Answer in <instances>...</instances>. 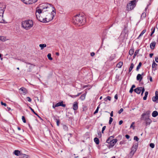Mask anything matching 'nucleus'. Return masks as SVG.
Instances as JSON below:
<instances>
[{
  "label": "nucleus",
  "mask_w": 158,
  "mask_h": 158,
  "mask_svg": "<svg viewBox=\"0 0 158 158\" xmlns=\"http://www.w3.org/2000/svg\"><path fill=\"white\" fill-rule=\"evenodd\" d=\"M55 10L52 5L47 3H43L36 8V17L41 22H48L53 19L56 14Z\"/></svg>",
  "instance_id": "obj_1"
},
{
  "label": "nucleus",
  "mask_w": 158,
  "mask_h": 158,
  "mask_svg": "<svg viewBox=\"0 0 158 158\" xmlns=\"http://www.w3.org/2000/svg\"><path fill=\"white\" fill-rule=\"evenodd\" d=\"M85 17L80 15H76L73 18V23L76 25L80 26L83 25L85 22Z\"/></svg>",
  "instance_id": "obj_2"
},
{
  "label": "nucleus",
  "mask_w": 158,
  "mask_h": 158,
  "mask_svg": "<svg viewBox=\"0 0 158 158\" xmlns=\"http://www.w3.org/2000/svg\"><path fill=\"white\" fill-rule=\"evenodd\" d=\"M21 25L23 28L28 30L33 27V22L31 20H26L22 22Z\"/></svg>",
  "instance_id": "obj_3"
},
{
  "label": "nucleus",
  "mask_w": 158,
  "mask_h": 158,
  "mask_svg": "<svg viewBox=\"0 0 158 158\" xmlns=\"http://www.w3.org/2000/svg\"><path fill=\"white\" fill-rule=\"evenodd\" d=\"M111 138L113 139L114 138V137L113 136L110 137L106 140V142L107 143H110L109 146V148L112 147L117 141V140L116 139H112V140H110Z\"/></svg>",
  "instance_id": "obj_4"
},
{
  "label": "nucleus",
  "mask_w": 158,
  "mask_h": 158,
  "mask_svg": "<svg viewBox=\"0 0 158 158\" xmlns=\"http://www.w3.org/2000/svg\"><path fill=\"white\" fill-rule=\"evenodd\" d=\"M136 0L131 1L127 6V10H129L133 9L136 6Z\"/></svg>",
  "instance_id": "obj_5"
},
{
  "label": "nucleus",
  "mask_w": 158,
  "mask_h": 158,
  "mask_svg": "<svg viewBox=\"0 0 158 158\" xmlns=\"http://www.w3.org/2000/svg\"><path fill=\"white\" fill-rule=\"evenodd\" d=\"M5 8L2 4L0 3V23H2L3 21L2 16L4 12V9Z\"/></svg>",
  "instance_id": "obj_6"
},
{
  "label": "nucleus",
  "mask_w": 158,
  "mask_h": 158,
  "mask_svg": "<svg viewBox=\"0 0 158 158\" xmlns=\"http://www.w3.org/2000/svg\"><path fill=\"white\" fill-rule=\"evenodd\" d=\"M138 143H137L133 146L131 149V151L129 154V156L131 158L132 156L135 152L136 151L138 147Z\"/></svg>",
  "instance_id": "obj_7"
},
{
  "label": "nucleus",
  "mask_w": 158,
  "mask_h": 158,
  "mask_svg": "<svg viewBox=\"0 0 158 158\" xmlns=\"http://www.w3.org/2000/svg\"><path fill=\"white\" fill-rule=\"evenodd\" d=\"M19 90L21 91V94L25 95L27 93V91L26 89L23 87H22Z\"/></svg>",
  "instance_id": "obj_8"
},
{
  "label": "nucleus",
  "mask_w": 158,
  "mask_h": 158,
  "mask_svg": "<svg viewBox=\"0 0 158 158\" xmlns=\"http://www.w3.org/2000/svg\"><path fill=\"white\" fill-rule=\"evenodd\" d=\"M158 99V92L156 91L155 92V96L153 97L152 98V100L154 102L156 101Z\"/></svg>",
  "instance_id": "obj_9"
},
{
  "label": "nucleus",
  "mask_w": 158,
  "mask_h": 158,
  "mask_svg": "<svg viewBox=\"0 0 158 158\" xmlns=\"http://www.w3.org/2000/svg\"><path fill=\"white\" fill-rule=\"evenodd\" d=\"M65 106H66V105L65 104H63V102H58V103H56L55 105V106H56V107L59 106H62L63 107H65Z\"/></svg>",
  "instance_id": "obj_10"
},
{
  "label": "nucleus",
  "mask_w": 158,
  "mask_h": 158,
  "mask_svg": "<svg viewBox=\"0 0 158 158\" xmlns=\"http://www.w3.org/2000/svg\"><path fill=\"white\" fill-rule=\"evenodd\" d=\"M150 113V111H148L145 113L141 115V117L142 118H143L145 115H146L147 116L149 117Z\"/></svg>",
  "instance_id": "obj_11"
},
{
  "label": "nucleus",
  "mask_w": 158,
  "mask_h": 158,
  "mask_svg": "<svg viewBox=\"0 0 158 158\" xmlns=\"http://www.w3.org/2000/svg\"><path fill=\"white\" fill-rule=\"evenodd\" d=\"M127 36L126 33L123 32L120 35L121 38H122L123 39H127Z\"/></svg>",
  "instance_id": "obj_12"
},
{
  "label": "nucleus",
  "mask_w": 158,
  "mask_h": 158,
  "mask_svg": "<svg viewBox=\"0 0 158 158\" xmlns=\"http://www.w3.org/2000/svg\"><path fill=\"white\" fill-rule=\"evenodd\" d=\"M141 88L142 87L137 88L134 90V91L137 94H139L141 92Z\"/></svg>",
  "instance_id": "obj_13"
},
{
  "label": "nucleus",
  "mask_w": 158,
  "mask_h": 158,
  "mask_svg": "<svg viewBox=\"0 0 158 158\" xmlns=\"http://www.w3.org/2000/svg\"><path fill=\"white\" fill-rule=\"evenodd\" d=\"M156 43L155 42H153L151 43L150 45L151 49H154L156 46Z\"/></svg>",
  "instance_id": "obj_14"
},
{
  "label": "nucleus",
  "mask_w": 158,
  "mask_h": 158,
  "mask_svg": "<svg viewBox=\"0 0 158 158\" xmlns=\"http://www.w3.org/2000/svg\"><path fill=\"white\" fill-rule=\"evenodd\" d=\"M142 79L143 77L141 74H139L137 75L136 77V79L137 80L140 81L142 80Z\"/></svg>",
  "instance_id": "obj_15"
},
{
  "label": "nucleus",
  "mask_w": 158,
  "mask_h": 158,
  "mask_svg": "<svg viewBox=\"0 0 158 158\" xmlns=\"http://www.w3.org/2000/svg\"><path fill=\"white\" fill-rule=\"evenodd\" d=\"M73 109L74 110H76L78 108L77 103L76 102H75L73 106Z\"/></svg>",
  "instance_id": "obj_16"
},
{
  "label": "nucleus",
  "mask_w": 158,
  "mask_h": 158,
  "mask_svg": "<svg viewBox=\"0 0 158 158\" xmlns=\"http://www.w3.org/2000/svg\"><path fill=\"white\" fill-rule=\"evenodd\" d=\"M146 125H149L152 122L151 120L149 118H148L146 119Z\"/></svg>",
  "instance_id": "obj_17"
},
{
  "label": "nucleus",
  "mask_w": 158,
  "mask_h": 158,
  "mask_svg": "<svg viewBox=\"0 0 158 158\" xmlns=\"http://www.w3.org/2000/svg\"><path fill=\"white\" fill-rule=\"evenodd\" d=\"M123 65V62L122 61L119 62L116 65V66L118 68H121Z\"/></svg>",
  "instance_id": "obj_18"
},
{
  "label": "nucleus",
  "mask_w": 158,
  "mask_h": 158,
  "mask_svg": "<svg viewBox=\"0 0 158 158\" xmlns=\"http://www.w3.org/2000/svg\"><path fill=\"white\" fill-rule=\"evenodd\" d=\"M158 115V113L156 111H154L152 114V117H155L157 116Z\"/></svg>",
  "instance_id": "obj_19"
},
{
  "label": "nucleus",
  "mask_w": 158,
  "mask_h": 158,
  "mask_svg": "<svg viewBox=\"0 0 158 158\" xmlns=\"http://www.w3.org/2000/svg\"><path fill=\"white\" fill-rule=\"evenodd\" d=\"M20 152L17 150H15L14 151V154L17 156H19L20 155Z\"/></svg>",
  "instance_id": "obj_20"
},
{
  "label": "nucleus",
  "mask_w": 158,
  "mask_h": 158,
  "mask_svg": "<svg viewBox=\"0 0 158 158\" xmlns=\"http://www.w3.org/2000/svg\"><path fill=\"white\" fill-rule=\"evenodd\" d=\"M94 141L97 144H99V141L98 139V138H95L94 139Z\"/></svg>",
  "instance_id": "obj_21"
},
{
  "label": "nucleus",
  "mask_w": 158,
  "mask_h": 158,
  "mask_svg": "<svg viewBox=\"0 0 158 158\" xmlns=\"http://www.w3.org/2000/svg\"><path fill=\"white\" fill-rule=\"evenodd\" d=\"M39 46L40 47L41 49L43 50L44 48L46 47V44H40L39 45Z\"/></svg>",
  "instance_id": "obj_22"
},
{
  "label": "nucleus",
  "mask_w": 158,
  "mask_h": 158,
  "mask_svg": "<svg viewBox=\"0 0 158 158\" xmlns=\"http://www.w3.org/2000/svg\"><path fill=\"white\" fill-rule=\"evenodd\" d=\"M148 91H146L145 93L144 96L143 97V99L145 100L147 99V98L148 95Z\"/></svg>",
  "instance_id": "obj_23"
},
{
  "label": "nucleus",
  "mask_w": 158,
  "mask_h": 158,
  "mask_svg": "<svg viewBox=\"0 0 158 158\" xmlns=\"http://www.w3.org/2000/svg\"><path fill=\"white\" fill-rule=\"evenodd\" d=\"M7 40L6 39V37L3 36H0V40L2 41H4L6 40Z\"/></svg>",
  "instance_id": "obj_24"
},
{
  "label": "nucleus",
  "mask_w": 158,
  "mask_h": 158,
  "mask_svg": "<svg viewBox=\"0 0 158 158\" xmlns=\"http://www.w3.org/2000/svg\"><path fill=\"white\" fill-rule=\"evenodd\" d=\"M134 50L133 49H131L129 51V54L132 56L134 53Z\"/></svg>",
  "instance_id": "obj_25"
},
{
  "label": "nucleus",
  "mask_w": 158,
  "mask_h": 158,
  "mask_svg": "<svg viewBox=\"0 0 158 158\" xmlns=\"http://www.w3.org/2000/svg\"><path fill=\"white\" fill-rule=\"evenodd\" d=\"M141 65H142V63L141 62H140L139 63L138 65L137 66V68H136V70L137 71H138L139 70V69L140 68Z\"/></svg>",
  "instance_id": "obj_26"
},
{
  "label": "nucleus",
  "mask_w": 158,
  "mask_h": 158,
  "mask_svg": "<svg viewBox=\"0 0 158 158\" xmlns=\"http://www.w3.org/2000/svg\"><path fill=\"white\" fill-rule=\"evenodd\" d=\"M134 65L133 64V63H132L131 64L129 70V72H130L132 70V69L134 67Z\"/></svg>",
  "instance_id": "obj_27"
},
{
  "label": "nucleus",
  "mask_w": 158,
  "mask_h": 158,
  "mask_svg": "<svg viewBox=\"0 0 158 158\" xmlns=\"http://www.w3.org/2000/svg\"><path fill=\"white\" fill-rule=\"evenodd\" d=\"M27 64H29L30 66H29V69L28 71V72H30L31 71V69L33 67V65L30 64V63H27Z\"/></svg>",
  "instance_id": "obj_28"
},
{
  "label": "nucleus",
  "mask_w": 158,
  "mask_h": 158,
  "mask_svg": "<svg viewBox=\"0 0 158 158\" xmlns=\"http://www.w3.org/2000/svg\"><path fill=\"white\" fill-rule=\"evenodd\" d=\"M157 66V64L155 62L153 61V63L152 65V67L153 68H154L155 67H156Z\"/></svg>",
  "instance_id": "obj_29"
},
{
  "label": "nucleus",
  "mask_w": 158,
  "mask_h": 158,
  "mask_svg": "<svg viewBox=\"0 0 158 158\" xmlns=\"http://www.w3.org/2000/svg\"><path fill=\"white\" fill-rule=\"evenodd\" d=\"M47 57L48 59L50 60H52L53 59L51 57V54L50 53H48L47 55Z\"/></svg>",
  "instance_id": "obj_30"
},
{
  "label": "nucleus",
  "mask_w": 158,
  "mask_h": 158,
  "mask_svg": "<svg viewBox=\"0 0 158 158\" xmlns=\"http://www.w3.org/2000/svg\"><path fill=\"white\" fill-rule=\"evenodd\" d=\"M146 30H143L139 36V38L142 36L146 31Z\"/></svg>",
  "instance_id": "obj_31"
},
{
  "label": "nucleus",
  "mask_w": 158,
  "mask_h": 158,
  "mask_svg": "<svg viewBox=\"0 0 158 158\" xmlns=\"http://www.w3.org/2000/svg\"><path fill=\"white\" fill-rule=\"evenodd\" d=\"M20 158H28V156L25 154L22 155L21 156Z\"/></svg>",
  "instance_id": "obj_32"
},
{
  "label": "nucleus",
  "mask_w": 158,
  "mask_h": 158,
  "mask_svg": "<svg viewBox=\"0 0 158 158\" xmlns=\"http://www.w3.org/2000/svg\"><path fill=\"white\" fill-rule=\"evenodd\" d=\"M85 94H82L80 97V98L82 100H84L85 98Z\"/></svg>",
  "instance_id": "obj_33"
},
{
  "label": "nucleus",
  "mask_w": 158,
  "mask_h": 158,
  "mask_svg": "<svg viewBox=\"0 0 158 158\" xmlns=\"http://www.w3.org/2000/svg\"><path fill=\"white\" fill-rule=\"evenodd\" d=\"M21 1L24 3L26 4H29L30 2L28 1V0H21Z\"/></svg>",
  "instance_id": "obj_34"
},
{
  "label": "nucleus",
  "mask_w": 158,
  "mask_h": 158,
  "mask_svg": "<svg viewBox=\"0 0 158 158\" xmlns=\"http://www.w3.org/2000/svg\"><path fill=\"white\" fill-rule=\"evenodd\" d=\"M139 50H136V51L135 52V53H134V56H133V58H135V57L136 56L137 54V53H138L139 52Z\"/></svg>",
  "instance_id": "obj_35"
},
{
  "label": "nucleus",
  "mask_w": 158,
  "mask_h": 158,
  "mask_svg": "<svg viewBox=\"0 0 158 158\" xmlns=\"http://www.w3.org/2000/svg\"><path fill=\"white\" fill-rule=\"evenodd\" d=\"M63 128L65 131H67L68 130V128L65 125H64L63 126Z\"/></svg>",
  "instance_id": "obj_36"
},
{
  "label": "nucleus",
  "mask_w": 158,
  "mask_h": 158,
  "mask_svg": "<svg viewBox=\"0 0 158 158\" xmlns=\"http://www.w3.org/2000/svg\"><path fill=\"white\" fill-rule=\"evenodd\" d=\"M113 118L111 117H110V120H109V123L110 124H111V123L113 121Z\"/></svg>",
  "instance_id": "obj_37"
},
{
  "label": "nucleus",
  "mask_w": 158,
  "mask_h": 158,
  "mask_svg": "<svg viewBox=\"0 0 158 158\" xmlns=\"http://www.w3.org/2000/svg\"><path fill=\"white\" fill-rule=\"evenodd\" d=\"M135 124V123L134 122H133L132 123V124H131L130 126V128H132L133 129H134V126H133V125Z\"/></svg>",
  "instance_id": "obj_38"
},
{
  "label": "nucleus",
  "mask_w": 158,
  "mask_h": 158,
  "mask_svg": "<svg viewBox=\"0 0 158 158\" xmlns=\"http://www.w3.org/2000/svg\"><path fill=\"white\" fill-rule=\"evenodd\" d=\"M56 123L57 125L58 126H59L60 124V120L59 119H56Z\"/></svg>",
  "instance_id": "obj_39"
},
{
  "label": "nucleus",
  "mask_w": 158,
  "mask_h": 158,
  "mask_svg": "<svg viewBox=\"0 0 158 158\" xmlns=\"http://www.w3.org/2000/svg\"><path fill=\"white\" fill-rule=\"evenodd\" d=\"M150 146L152 148H153L154 147L155 145L153 143H151L150 144Z\"/></svg>",
  "instance_id": "obj_40"
},
{
  "label": "nucleus",
  "mask_w": 158,
  "mask_h": 158,
  "mask_svg": "<svg viewBox=\"0 0 158 158\" xmlns=\"http://www.w3.org/2000/svg\"><path fill=\"white\" fill-rule=\"evenodd\" d=\"M134 140H135L136 141H138L139 139L137 136H135L134 137Z\"/></svg>",
  "instance_id": "obj_41"
},
{
  "label": "nucleus",
  "mask_w": 158,
  "mask_h": 158,
  "mask_svg": "<svg viewBox=\"0 0 158 158\" xmlns=\"http://www.w3.org/2000/svg\"><path fill=\"white\" fill-rule=\"evenodd\" d=\"M22 118L23 122L24 123H26V120H25V117L24 116H22Z\"/></svg>",
  "instance_id": "obj_42"
},
{
  "label": "nucleus",
  "mask_w": 158,
  "mask_h": 158,
  "mask_svg": "<svg viewBox=\"0 0 158 158\" xmlns=\"http://www.w3.org/2000/svg\"><path fill=\"white\" fill-rule=\"evenodd\" d=\"M26 99L29 102H31V99L29 97H27L26 98Z\"/></svg>",
  "instance_id": "obj_43"
},
{
  "label": "nucleus",
  "mask_w": 158,
  "mask_h": 158,
  "mask_svg": "<svg viewBox=\"0 0 158 158\" xmlns=\"http://www.w3.org/2000/svg\"><path fill=\"white\" fill-rule=\"evenodd\" d=\"M149 117L148 116H146V117H144V116L143 118L142 117V119L144 120L145 121H146V119H147L148 118H149Z\"/></svg>",
  "instance_id": "obj_44"
},
{
  "label": "nucleus",
  "mask_w": 158,
  "mask_h": 158,
  "mask_svg": "<svg viewBox=\"0 0 158 158\" xmlns=\"http://www.w3.org/2000/svg\"><path fill=\"white\" fill-rule=\"evenodd\" d=\"M123 111V108H121L120 110H119L118 112V113L119 114H121L122 112Z\"/></svg>",
  "instance_id": "obj_45"
},
{
  "label": "nucleus",
  "mask_w": 158,
  "mask_h": 158,
  "mask_svg": "<svg viewBox=\"0 0 158 158\" xmlns=\"http://www.w3.org/2000/svg\"><path fill=\"white\" fill-rule=\"evenodd\" d=\"M98 109H99V107L98 106V107L97 108V109H96V110H95V111L94 112V114H96L98 112Z\"/></svg>",
  "instance_id": "obj_46"
},
{
  "label": "nucleus",
  "mask_w": 158,
  "mask_h": 158,
  "mask_svg": "<svg viewBox=\"0 0 158 158\" xmlns=\"http://www.w3.org/2000/svg\"><path fill=\"white\" fill-rule=\"evenodd\" d=\"M106 128V126H104V127H102V133H103V131L105 130Z\"/></svg>",
  "instance_id": "obj_47"
},
{
  "label": "nucleus",
  "mask_w": 158,
  "mask_h": 158,
  "mask_svg": "<svg viewBox=\"0 0 158 158\" xmlns=\"http://www.w3.org/2000/svg\"><path fill=\"white\" fill-rule=\"evenodd\" d=\"M146 16V14L145 13H143L141 17H143V18H145Z\"/></svg>",
  "instance_id": "obj_48"
},
{
  "label": "nucleus",
  "mask_w": 158,
  "mask_h": 158,
  "mask_svg": "<svg viewBox=\"0 0 158 158\" xmlns=\"http://www.w3.org/2000/svg\"><path fill=\"white\" fill-rule=\"evenodd\" d=\"M145 89L144 88H143L142 87V88L141 89V91L142 93H143L144 92Z\"/></svg>",
  "instance_id": "obj_49"
},
{
  "label": "nucleus",
  "mask_w": 158,
  "mask_h": 158,
  "mask_svg": "<svg viewBox=\"0 0 158 158\" xmlns=\"http://www.w3.org/2000/svg\"><path fill=\"white\" fill-rule=\"evenodd\" d=\"M1 104L2 105H3L5 106H6V104L5 103H4L2 102H1Z\"/></svg>",
  "instance_id": "obj_50"
},
{
  "label": "nucleus",
  "mask_w": 158,
  "mask_h": 158,
  "mask_svg": "<svg viewBox=\"0 0 158 158\" xmlns=\"http://www.w3.org/2000/svg\"><path fill=\"white\" fill-rule=\"evenodd\" d=\"M133 91V89L131 88L130 89L129 91V92L131 94L132 93Z\"/></svg>",
  "instance_id": "obj_51"
},
{
  "label": "nucleus",
  "mask_w": 158,
  "mask_h": 158,
  "mask_svg": "<svg viewBox=\"0 0 158 158\" xmlns=\"http://www.w3.org/2000/svg\"><path fill=\"white\" fill-rule=\"evenodd\" d=\"M155 28H154V29L153 30V31L151 32V33L150 35L151 36H152L153 34L154 33V32H155Z\"/></svg>",
  "instance_id": "obj_52"
},
{
  "label": "nucleus",
  "mask_w": 158,
  "mask_h": 158,
  "mask_svg": "<svg viewBox=\"0 0 158 158\" xmlns=\"http://www.w3.org/2000/svg\"><path fill=\"white\" fill-rule=\"evenodd\" d=\"M125 137L127 139H129L130 138V136L128 135H126Z\"/></svg>",
  "instance_id": "obj_53"
},
{
  "label": "nucleus",
  "mask_w": 158,
  "mask_h": 158,
  "mask_svg": "<svg viewBox=\"0 0 158 158\" xmlns=\"http://www.w3.org/2000/svg\"><path fill=\"white\" fill-rule=\"evenodd\" d=\"M123 123V121L122 120H120L119 122V125H121Z\"/></svg>",
  "instance_id": "obj_54"
},
{
  "label": "nucleus",
  "mask_w": 158,
  "mask_h": 158,
  "mask_svg": "<svg viewBox=\"0 0 158 158\" xmlns=\"http://www.w3.org/2000/svg\"><path fill=\"white\" fill-rule=\"evenodd\" d=\"M90 55L91 56H93L95 55V53L94 52H91Z\"/></svg>",
  "instance_id": "obj_55"
},
{
  "label": "nucleus",
  "mask_w": 158,
  "mask_h": 158,
  "mask_svg": "<svg viewBox=\"0 0 158 158\" xmlns=\"http://www.w3.org/2000/svg\"><path fill=\"white\" fill-rule=\"evenodd\" d=\"M107 99H108V100H109L110 101L111 100V98L110 97L108 96L107 97Z\"/></svg>",
  "instance_id": "obj_56"
},
{
  "label": "nucleus",
  "mask_w": 158,
  "mask_h": 158,
  "mask_svg": "<svg viewBox=\"0 0 158 158\" xmlns=\"http://www.w3.org/2000/svg\"><path fill=\"white\" fill-rule=\"evenodd\" d=\"M110 116L111 117H113V111H112L110 114Z\"/></svg>",
  "instance_id": "obj_57"
},
{
  "label": "nucleus",
  "mask_w": 158,
  "mask_h": 158,
  "mask_svg": "<svg viewBox=\"0 0 158 158\" xmlns=\"http://www.w3.org/2000/svg\"><path fill=\"white\" fill-rule=\"evenodd\" d=\"M155 61L156 62L158 63V57L155 58Z\"/></svg>",
  "instance_id": "obj_58"
},
{
  "label": "nucleus",
  "mask_w": 158,
  "mask_h": 158,
  "mask_svg": "<svg viewBox=\"0 0 158 158\" xmlns=\"http://www.w3.org/2000/svg\"><path fill=\"white\" fill-rule=\"evenodd\" d=\"M2 54L0 53V58L1 60H3V58L2 57Z\"/></svg>",
  "instance_id": "obj_59"
},
{
  "label": "nucleus",
  "mask_w": 158,
  "mask_h": 158,
  "mask_svg": "<svg viewBox=\"0 0 158 158\" xmlns=\"http://www.w3.org/2000/svg\"><path fill=\"white\" fill-rule=\"evenodd\" d=\"M32 2L35 3L38 0H31Z\"/></svg>",
  "instance_id": "obj_60"
},
{
  "label": "nucleus",
  "mask_w": 158,
  "mask_h": 158,
  "mask_svg": "<svg viewBox=\"0 0 158 158\" xmlns=\"http://www.w3.org/2000/svg\"><path fill=\"white\" fill-rule=\"evenodd\" d=\"M29 108L31 109L32 112H34L35 111L33 109H32L31 107L29 106Z\"/></svg>",
  "instance_id": "obj_61"
},
{
  "label": "nucleus",
  "mask_w": 158,
  "mask_h": 158,
  "mask_svg": "<svg viewBox=\"0 0 158 158\" xmlns=\"http://www.w3.org/2000/svg\"><path fill=\"white\" fill-rule=\"evenodd\" d=\"M114 98L115 99H118V95L117 94H116L115 96H114Z\"/></svg>",
  "instance_id": "obj_62"
},
{
  "label": "nucleus",
  "mask_w": 158,
  "mask_h": 158,
  "mask_svg": "<svg viewBox=\"0 0 158 158\" xmlns=\"http://www.w3.org/2000/svg\"><path fill=\"white\" fill-rule=\"evenodd\" d=\"M153 53H150L149 54V56L150 57H152V56H153Z\"/></svg>",
  "instance_id": "obj_63"
},
{
  "label": "nucleus",
  "mask_w": 158,
  "mask_h": 158,
  "mask_svg": "<svg viewBox=\"0 0 158 158\" xmlns=\"http://www.w3.org/2000/svg\"><path fill=\"white\" fill-rule=\"evenodd\" d=\"M149 80L151 81H152V78L151 77H150Z\"/></svg>",
  "instance_id": "obj_64"
}]
</instances>
